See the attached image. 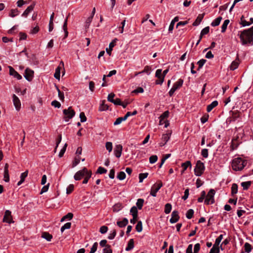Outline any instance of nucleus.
I'll return each instance as SVG.
<instances>
[{
	"label": "nucleus",
	"mask_w": 253,
	"mask_h": 253,
	"mask_svg": "<svg viewBox=\"0 0 253 253\" xmlns=\"http://www.w3.org/2000/svg\"><path fill=\"white\" fill-rule=\"evenodd\" d=\"M71 227V223L67 222L65 223L63 226H62L61 228V232L63 233L64 231L66 229H70Z\"/></svg>",
	"instance_id": "nucleus-39"
},
{
	"label": "nucleus",
	"mask_w": 253,
	"mask_h": 253,
	"mask_svg": "<svg viewBox=\"0 0 253 253\" xmlns=\"http://www.w3.org/2000/svg\"><path fill=\"white\" fill-rule=\"evenodd\" d=\"M126 176V173L124 171H121L119 173H118L117 177L119 180H123L125 179Z\"/></svg>",
	"instance_id": "nucleus-45"
},
{
	"label": "nucleus",
	"mask_w": 253,
	"mask_h": 253,
	"mask_svg": "<svg viewBox=\"0 0 253 253\" xmlns=\"http://www.w3.org/2000/svg\"><path fill=\"white\" fill-rule=\"evenodd\" d=\"M118 41L117 39H114L109 44V47L108 48H106V50L107 53L109 55H111V52L113 49V48L116 45V42Z\"/></svg>",
	"instance_id": "nucleus-15"
},
{
	"label": "nucleus",
	"mask_w": 253,
	"mask_h": 253,
	"mask_svg": "<svg viewBox=\"0 0 253 253\" xmlns=\"http://www.w3.org/2000/svg\"><path fill=\"white\" fill-rule=\"evenodd\" d=\"M97 247L98 243L97 242H95L92 246L89 253H94L97 250Z\"/></svg>",
	"instance_id": "nucleus-57"
},
{
	"label": "nucleus",
	"mask_w": 253,
	"mask_h": 253,
	"mask_svg": "<svg viewBox=\"0 0 253 253\" xmlns=\"http://www.w3.org/2000/svg\"><path fill=\"white\" fill-rule=\"evenodd\" d=\"M205 169L204 164L200 160H198L194 169L195 174L197 176H200L204 173Z\"/></svg>",
	"instance_id": "nucleus-3"
},
{
	"label": "nucleus",
	"mask_w": 253,
	"mask_h": 253,
	"mask_svg": "<svg viewBox=\"0 0 253 253\" xmlns=\"http://www.w3.org/2000/svg\"><path fill=\"white\" fill-rule=\"evenodd\" d=\"M128 219L126 218H124L123 220L117 221V225L119 227L123 228L125 227L128 224Z\"/></svg>",
	"instance_id": "nucleus-17"
},
{
	"label": "nucleus",
	"mask_w": 253,
	"mask_h": 253,
	"mask_svg": "<svg viewBox=\"0 0 253 253\" xmlns=\"http://www.w3.org/2000/svg\"><path fill=\"white\" fill-rule=\"evenodd\" d=\"M87 172V169L86 168H84L82 169L77 171L74 175V178L76 180H81Z\"/></svg>",
	"instance_id": "nucleus-7"
},
{
	"label": "nucleus",
	"mask_w": 253,
	"mask_h": 253,
	"mask_svg": "<svg viewBox=\"0 0 253 253\" xmlns=\"http://www.w3.org/2000/svg\"><path fill=\"white\" fill-rule=\"evenodd\" d=\"M244 248L245 252L247 253L251 252L252 249L251 245L247 242L245 243L244 244Z\"/></svg>",
	"instance_id": "nucleus-41"
},
{
	"label": "nucleus",
	"mask_w": 253,
	"mask_h": 253,
	"mask_svg": "<svg viewBox=\"0 0 253 253\" xmlns=\"http://www.w3.org/2000/svg\"><path fill=\"white\" fill-rule=\"evenodd\" d=\"M135 229L138 232H140L142 230V223L141 221H139L135 227Z\"/></svg>",
	"instance_id": "nucleus-46"
},
{
	"label": "nucleus",
	"mask_w": 253,
	"mask_h": 253,
	"mask_svg": "<svg viewBox=\"0 0 253 253\" xmlns=\"http://www.w3.org/2000/svg\"><path fill=\"white\" fill-rule=\"evenodd\" d=\"M231 117L228 119V121L229 123L231 122H235L237 119H238L240 117V113L238 111H231Z\"/></svg>",
	"instance_id": "nucleus-11"
},
{
	"label": "nucleus",
	"mask_w": 253,
	"mask_h": 253,
	"mask_svg": "<svg viewBox=\"0 0 253 253\" xmlns=\"http://www.w3.org/2000/svg\"><path fill=\"white\" fill-rule=\"evenodd\" d=\"M34 76V71L29 68L25 71L24 77L28 81H31Z\"/></svg>",
	"instance_id": "nucleus-10"
},
{
	"label": "nucleus",
	"mask_w": 253,
	"mask_h": 253,
	"mask_svg": "<svg viewBox=\"0 0 253 253\" xmlns=\"http://www.w3.org/2000/svg\"><path fill=\"white\" fill-rule=\"evenodd\" d=\"M8 68L9 69V75L10 76H13L19 80L22 78V76L16 71H15L13 68L11 66H8Z\"/></svg>",
	"instance_id": "nucleus-13"
},
{
	"label": "nucleus",
	"mask_w": 253,
	"mask_h": 253,
	"mask_svg": "<svg viewBox=\"0 0 253 253\" xmlns=\"http://www.w3.org/2000/svg\"><path fill=\"white\" fill-rule=\"evenodd\" d=\"M12 101L16 110L19 111L21 109V105L20 99L15 94H13Z\"/></svg>",
	"instance_id": "nucleus-9"
},
{
	"label": "nucleus",
	"mask_w": 253,
	"mask_h": 253,
	"mask_svg": "<svg viewBox=\"0 0 253 253\" xmlns=\"http://www.w3.org/2000/svg\"><path fill=\"white\" fill-rule=\"evenodd\" d=\"M179 216L178 215V212L177 211H174L172 212L171 217L169 220L171 223H176L178 221Z\"/></svg>",
	"instance_id": "nucleus-14"
},
{
	"label": "nucleus",
	"mask_w": 253,
	"mask_h": 253,
	"mask_svg": "<svg viewBox=\"0 0 253 253\" xmlns=\"http://www.w3.org/2000/svg\"><path fill=\"white\" fill-rule=\"evenodd\" d=\"M222 18L220 16H219L218 17L216 18L215 19H214L211 23V26L212 27L217 26L219 25Z\"/></svg>",
	"instance_id": "nucleus-29"
},
{
	"label": "nucleus",
	"mask_w": 253,
	"mask_h": 253,
	"mask_svg": "<svg viewBox=\"0 0 253 253\" xmlns=\"http://www.w3.org/2000/svg\"><path fill=\"white\" fill-rule=\"evenodd\" d=\"M158 160V157L156 155H152L149 158V162L151 164H154L157 162Z\"/></svg>",
	"instance_id": "nucleus-54"
},
{
	"label": "nucleus",
	"mask_w": 253,
	"mask_h": 253,
	"mask_svg": "<svg viewBox=\"0 0 253 253\" xmlns=\"http://www.w3.org/2000/svg\"><path fill=\"white\" fill-rule=\"evenodd\" d=\"M178 21V17H175L174 19L171 21L170 25L169 27V32H171L173 29L174 24L176 22Z\"/></svg>",
	"instance_id": "nucleus-25"
},
{
	"label": "nucleus",
	"mask_w": 253,
	"mask_h": 253,
	"mask_svg": "<svg viewBox=\"0 0 253 253\" xmlns=\"http://www.w3.org/2000/svg\"><path fill=\"white\" fill-rule=\"evenodd\" d=\"M200 250V245L199 243H197L194 247V253H198Z\"/></svg>",
	"instance_id": "nucleus-63"
},
{
	"label": "nucleus",
	"mask_w": 253,
	"mask_h": 253,
	"mask_svg": "<svg viewBox=\"0 0 253 253\" xmlns=\"http://www.w3.org/2000/svg\"><path fill=\"white\" fill-rule=\"evenodd\" d=\"M105 147L106 149L109 152H111L112 150V143L111 142H107L106 143Z\"/></svg>",
	"instance_id": "nucleus-58"
},
{
	"label": "nucleus",
	"mask_w": 253,
	"mask_h": 253,
	"mask_svg": "<svg viewBox=\"0 0 253 253\" xmlns=\"http://www.w3.org/2000/svg\"><path fill=\"white\" fill-rule=\"evenodd\" d=\"M144 200L143 199H138L136 202V206L139 210H141L144 203Z\"/></svg>",
	"instance_id": "nucleus-35"
},
{
	"label": "nucleus",
	"mask_w": 253,
	"mask_h": 253,
	"mask_svg": "<svg viewBox=\"0 0 253 253\" xmlns=\"http://www.w3.org/2000/svg\"><path fill=\"white\" fill-rule=\"evenodd\" d=\"M91 175L92 172L87 170V172H86V173H85V175L84 176V178L83 181V183L86 184L88 182L89 179L91 177Z\"/></svg>",
	"instance_id": "nucleus-26"
},
{
	"label": "nucleus",
	"mask_w": 253,
	"mask_h": 253,
	"mask_svg": "<svg viewBox=\"0 0 253 253\" xmlns=\"http://www.w3.org/2000/svg\"><path fill=\"white\" fill-rule=\"evenodd\" d=\"M116 235V230L114 229L113 231H111L110 233L109 234L108 238L110 240L113 239L115 237Z\"/></svg>",
	"instance_id": "nucleus-56"
},
{
	"label": "nucleus",
	"mask_w": 253,
	"mask_h": 253,
	"mask_svg": "<svg viewBox=\"0 0 253 253\" xmlns=\"http://www.w3.org/2000/svg\"><path fill=\"white\" fill-rule=\"evenodd\" d=\"M204 15H205L204 13L202 14H199L198 16V17H197L195 22L193 23V25L194 26H197L198 25H199L200 23H201V22L202 21V20H203Z\"/></svg>",
	"instance_id": "nucleus-19"
},
{
	"label": "nucleus",
	"mask_w": 253,
	"mask_h": 253,
	"mask_svg": "<svg viewBox=\"0 0 253 253\" xmlns=\"http://www.w3.org/2000/svg\"><path fill=\"white\" fill-rule=\"evenodd\" d=\"M201 155L205 158H208L209 156L208 149H203L201 151Z\"/></svg>",
	"instance_id": "nucleus-52"
},
{
	"label": "nucleus",
	"mask_w": 253,
	"mask_h": 253,
	"mask_svg": "<svg viewBox=\"0 0 253 253\" xmlns=\"http://www.w3.org/2000/svg\"><path fill=\"white\" fill-rule=\"evenodd\" d=\"M103 253H112V250L111 249V246L108 245L103 249Z\"/></svg>",
	"instance_id": "nucleus-48"
},
{
	"label": "nucleus",
	"mask_w": 253,
	"mask_h": 253,
	"mask_svg": "<svg viewBox=\"0 0 253 253\" xmlns=\"http://www.w3.org/2000/svg\"><path fill=\"white\" fill-rule=\"evenodd\" d=\"M238 35L243 45L247 44L253 45V26L250 28L241 32V34L240 35L238 34Z\"/></svg>",
	"instance_id": "nucleus-1"
},
{
	"label": "nucleus",
	"mask_w": 253,
	"mask_h": 253,
	"mask_svg": "<svg viewBox=\"0 0 253 253\" xmlns=\"http://www.w3.org/2000/svg\"><path fill=\"white\" fill-rule=\"evenodd\" d=\"M92 19L93 18L90 16L87 18L84 24V27L85 29H88L89 28L90 24L92 22Z\"/></svg>",
	"instance_id": "nucleus-44"
},
{
	"label": "nucleus",
	"mask_w": 253,
	"mask_h": 253,
	"mask_svg": "<svg viewBox=\"0 0 253 253\" xmlns=\"http://www.w3.org/2000/svg\"><path fill=\"white\" fill-rule=\"evenodd\" d=\"M107 171V169H105L104 168H103L102 167H98L96 173L101 174L106 173Z\"/></svg>",
	"instance_id": "nucleus-49"
},
{
	"label": "nucleus",
	"mask_w": 253,
	"mask_h": 253,
	"mask_svg": "<svg viewBox=\"0 0 253 253\" xmlns=\"http://www.w3.org/2000/svg\"><path fill=\"white\" fill-rule=\"evenodd\" d=\"M183 80L181 79H179L178 80L177 82L174 83L172 87L175 89V90H177L179 89L183 85Z\"/></svg>",
	"instance_id": "nucleus-16"
},
{
	"label": "nucleus",
	"mask_w": 253,
	"mask_h": 253,
	"mask_svg": "<svg viewBox=\"0 0 253 253\" xmlns=\"http://www.w3.org/2000/svg\"><path fill=\"white\" fill-rule=\"evenodd\" d=\"M218 105V101L216 100L213 101L210 104L208 105L207 108V111L210 112L213 108L215 107Z\"/></svg>",
	"instance_id": "nucleus-18"
},
{
	"label": "nucleus",
	"mask_w": 253,
	"mask_h": 253,
	"mask_svg": "<svg viewBox=\"0 0 253 253\" xmlns=\"http://www.w3.org/2000/svg\"><path fill=\"white\" fill-rule=\"evenodd\" d=\"M206 61L207 60L205 59H202L198 61L197 64L198 65V68L197 70H200L203 67Z\"/></svg>",
	"instance_id": "nucleus-38"
},
{
	"label": "nucleus",
	"mask_w": 253,
	"mask_h": 253,
	"mask_svg": "<svg viewBox=\"0 0 253 253\" xmlns=\"http://www.w3.org/2000/svg\"><path fill=\"white\" fill-rule=\"evenodd\" d=\"M108 231V227L106 226H102L99 229V231L102 234L106 233Z\"/></svg>",
	"instance_id": "nucleus-64"
},
{
	"label": "nucleus",
	"mask_w": 253,
	"mask_h": 253,
	"mask_svg": "<svg viewBox=\"0 0 253 253\" xmlns=\"http://www.w3.org/2000/svg\"><path fill=\"white\" fill-rule=\"evenodd\" d=\"M210 31V27L209 26L204 28L201 32L200 36L202 37L204 35L207 34Z\"/></svg>",
	"instance_id": "nucleus-47"
},
{
	"label": "nucleus",
	"mask_w": 253,
	"mask_h": 253,
	"mask_svg": "<svg viewBox=\"0 0 253 253\" xmlns=\"http://www.w3.org/2000/svg\"><path fill=\"white\" fill-rule=\"evenodd\" d=\"M215 194V191L213 189H211L208 192L206 199L205 200V203L207 205L212 204L214 202V195Z\"/></svg>",
	"instance_id": "nucleus-5"
},
{
	"label": "nucleus",
	"mask_w": 253,
	"mask_h": 253,
	"mask_svg": "<svg viewBox=\"0 0 253 253\" xmlns=\"http://www.w3.org/2000/svg\"><path fill=\"white\" fill-rule=\"evenodd\" d=\"M42 237L45 239L47 241H50L52 238V236L48 232H43L42 235Z\"/></svg>",
	"instance_id": "nucleus-30"
},
{
	"label": "nucleus",
	"mask_w": 253,
	"mask_h": 253,
	"mask_svg": "<svg viewBox=\"0 0 253 253\" xmlns=\"http://www.w3.org/2000/svg\"><path fill=\"white\" fill-rule=\"evenodd\" d=\"M248 161L242 158L238 157L232 160V167L235 171L242 170L247 165Z\"/></svg>",
	"instance_id": "nucleus-2"
},
{
	"label": "nucleus",
	"mask_w": 253,
	"mask_h": 253,
	"mask_svg": "<svg viewBox=\"0 0 253 253\" xmlns=\"http://www.w3.org/2000/svg\"><path fill=\"white\" fill-rule=\"evenodd\" d=\"M172 209L171 205L169 203H167L165 206V212L166 214H169L170 212Z\"/></svg>",
	"instance_id": "nucleus-34"
},
{
	"label": "nucleus",
	"mask_w": 253,
	"mask_h": 253,
	"mask_svg": "<svg viewBox=\"0 0 253 253\" xmlns=\"http://www.w3.org/2000/svg\"><path fill=\"white\" fill-rule=\"evenodd\" d=\"M148 175V173H141L139 174V182H142L144 179L146 178Z\"/></svg>",
	"instance_id": "nucleus-40"
},
{
	"label": "nucleus",
	"mask_w": 253,
	"mask_h": 253,
	"mask_svg": "<svg viewBox=\"0 0 253 253\" xmlns=\"http://www.w3.org/2000/svg\"><path fill=\"white\" fill-rule=\"evenodd\" d=\"M74 186L73 184L69 185L66 189V193L69 194L72 193L74 190Z\"/></svg>",
	"instance_id": "nucleus-60"
},
{
	"label": "nucleus",
	"mask_w": 253,
	"mask_h": 253,
	"mask_svg": "<svg viewBox=\"0 0 253 253\" xmlns=\"http://www.w3.org/2000/svg\"><path fill=\"white\" fill-rule=\"evenodd\" d=\"M63 113L65 115L64 120L66 122L72 119L75 115V112L72 109L71 107H69L67 109H64Z\"/></svg>",
	"instance_id": "nucleus-4"
},
{
	"label": "nucleus",
	"mask_w": 253,
	"mask_h": 253,
	"mask_svg": "<svg viewBox=\"0 0 253 253\" xmlns=\"http://www.w3.org/2000/svg\"><path fill=\"white\" fill-rule=\"evenodd\" d=\"M60 70L61 67L60 66L57 67L55 69V72L54 74V78L58 80H59L60 78Z\"/></svg>",
	"instance_id": "nucleus-31"
},
{
	"label": "nucleus",
	"mask_w": 253,
	"mask_h": 253,
	"mask_svg": "<svg viewBox=\"0 0 253 253\" xmlns=\"http://www.w3.org/2000/svg\"><path fill=\"white\" fill-rule=\"evenodd\" d=\"M219 247H217L213 245L212 248L211 249L209 253H219Z\"/></svg>",
	"instance_id": "nucleus-53"
},
{
	"label": "nucleus",
	"mask_w": 253,
	"mask_h": 253,
	"mask_svg": "<svg viewBox=\"0 0 253 253\" xmlns=\"http://www.w3.org/2000/svg\"><path fill=\"white\" fill-rule=\"evenodd\" d=\"M251 184H252V182L251 181L242 182L241 183V185L243 187V190H248L249 188V187L251 186Z\"/></svg>",
	"instance_id": "nucleus-27"
},
{
	"label": "nucleus",
	"mask_w": 253,
	"mask_h": 253,
	"mask_svg": "<svg viewBox=\"0 0 253 253\" xmlns=\"http://www.w3.org/2000/svg\"><path fill=\"white\" fill-rule=\"evenodd\" d=\"M206 197V192L202 191L201 194V197L198 199V202L199 203H202L203 202L204 199Z\"/></svg>",
	"instance_id": "nucleus-51"
},
{
	"label": "nucleus",
	"mask_w": 253,
	"mask_h": 253,
	"mask_svg": "<svg viewBox=\"0 0 253 253\" xmlns=\"http://www.w3.org/2000/svg\"><path fill=\"white\" fill-rule=\"evenodd\" d=\"M123 150V146L121 144H118L115 146V148L114 149V153L115 156L119 158L122 155Z\"/></svg>",
	"instance_id": "nucleus-12"
},
{
	"label": "nucleus",
	"mask_w": 253,
	"mask_h": 253,
	"mask_svg": "<svg viewBox=\"0 0 253 253\" xmlns=\"http://www.w3.org/2000/svg\"><path fill=\"white\" fill-rule=\"evenodd\" d=\"M3 222L11 223L14 221L12 219L11 212L9 210H6L4 212V215L3 218Z\"/></svg>",
	"instance_id": "nucleus-8"
},
{
	"label": "nucleus",
	"mask_w": 253,
	"mask_h": 253,
	"mask_svg": "<svg viewBox=\"0 0 253 253\" xmlns=\"http://www.w3.org/2000/svg\"><path fill=\"white\" fill-rule=\"evenodd\" d=\"M51 104L55 108H59L61 107L60 103L56 100L52 101Z\"/></svg>",
	"instance_id": "nucleus-55"
},
{
	"label": "nucleus",
	"mask_w": 253,
	"mask_h": 253,
	"mask_svg": "<svg viewBox=\"0 0 253 253\" xmlns=\"http://www.w3.org/2000/svg\"><path fill=\"white\" fill-rule=\"evenodd\" d=\"M19 11L17 9H12L10 11L9 16L11 17H14L19 14Z\"/></svg>",
	"instance_id": "nucleus-43"
},
{
	"label": "nucleus",
	"mask_w": 253,
	"mask_h": 253,
	"mask_svg": "<svg viewBox=\"0 0 253 253\" xmlns=\"http://www.w3.org/2000/svg\"><path fill=\"white\" fill-rule=\"evenodd\" d=\"M80 118L81 119V122L82 123L85 122L86 121V117L84 112H81L80 113Z\"/></svg>",
	"instance_id": "nucleus-62"
},
{
	"label": "nucleus",
	"mask_w": 253,
	"mask_h": 253,
	"mask_svg": "<svg viewBox=\"0 0 253 253\" xmlns=\"http://www.w3.org/2000/svg\"><path fill=\"white\" fill-rule=\"evenodd\" d=\"M163 183L161 181H159L158 183H155L151 187L150 195L153 197H156L157 193L163 186Z\"/></svg>",
	"instance_id": "nucleus-6"
},
{
	"label": "nucleus",
	"mask_w": 253,
	"mask_h": 253,
	"mask_svg": "<svg viewBox=\"0 0 253 253\" xmlns=\"http://www.w3.org/2000/svg\"><path fill=\"white\" fill-rule=\"evenodd\" d=\"M239 65V59L233 61L230 66V70L234 71L236 69Z\"/></svg>",
	"instance_id": "nucleus-21"
},
{
	"label": "nucleus",
	"mask_w": 253,
	"mask_h": 253,
	"mask_svg": "<svg viewBox=\"0 0 253 253\" xmlns=\"http://www.w3.org/2000/svg\"><path fill=\"white\" fill-rule=\"evenodd\" d=\"M229 22H230V21L229 19H226V20H224V21L221 26V32L222 33H224L225 32V31L227 29V25H228Z\"/></svg>",
	"instance_id": "nucleus-33"
},
{
	"label": "nucleus",
	"mask_w": 253,
	"mask_h": 253,
	"mask_svg": "<svg viewBox=\"0 0 253 253\" xmlns=\"http://www.w3.org/2000/svg\"><path fill=\"white\" fill-rule=\"evenodd\" d=\"M67 20H68V17H67L64 21L63 25V30L64 32L65 35L64 39L66 38L68 36V32L67 30Z\"/></svg>",
	"instance_id": "nucleus-23"
},
{
	"label": "nucleus",
	"mask_w": 253,
	"mask_h": 253,
	"mask_svg": "<svg viewBox=\"0 0 253 253\" xmlns=\"http://www.w3.org/2000/svg\"><path fill=\"white\" fill-rule=\"evenodd\" d=\"M108 109V106L107 105L104 104V103H102L99 108V110L100 111H103L105 110H107Z\"/></svg>",
	"instance_id": "nucleus-61"
},
{
	"label": "nucleus",
	"mask_w": 253,
	"mask_h": 253,
	"mask_svg": "<svg viewBox=\"0 0 253 253\" xmlns=\"http://www.w3.org/2000/svg\"><path fill=\"white\" fill-rule=\"evenodd\" d=\"M130 212L131 215H132V216L134 217V218L136 216H138L137 208L135 206H133L131 208V209L130 210Z\"/></svg>",
	"instance_id": "nucleus-32"
},
{
	"label": "nucleus",
	"mask_w": 253,
	"mask_h": 253,
	"mask_svg": "<svg viewBox=\"0 0 253 253\" xmlns=\"http://www.w3.org/2000/svg\"><path fill=\"white\" fill-rule=\"evenodd\" d=\"M67 144H65L64 145V146L62 148V149L60 150L59 153V157L60 158H61L63 157L64 154L65 153V151H66V147H67Z\"/></svg>",
	"instance_id": "nucleus-59"
},
{
	"label": "nucleus",
	"mask_w": 253,
	"mask_h": 253,
	"mask_svg": "<svg viewBox=\"0 0 253 253\" xmlns=\"http://www.w3.org/2000/svg\"><path fill=\"white\" fill-rule=\"evenodd\" d=\"M238 185L236 183H233L231 186V196H234L238 192Z\"/></svg>",
	"instance_id": "nucleus-28"
},
{
	"label": "nucleus",
	"mask_w": 253,
	"mask_h": 253,
	"mask_svg": "<svg viewBox=\"0 0 253 253\" xmlns=\"http://www.w3.org/2000/svg\"><path fill=\"white\" fill-rule=\"evenodd\" d=\"M170 134V133H168L163 135L162 137V140L164 141V143L163 144H161V146H164L167 143V142L169 140Z\"/></svg>",
	"instance_id": "nucleus-20"
},
{
	"label": "nucleus",
	"mask_w": 253,
	"mask_h": 253,
	"mask_svg": "<svg viewBox=\"0 0 253 253\" xmlns=\"http://www.w3.org/2000/svg\"><path fill=\"white\" fill-rule=\"evenodd\" d=\"M134 248V240L133 239H130L128 243L127 247L126 248V251H129Z\"/></svg>",
	"instance_id": "nucleus-24"
},
{
	"label": "nucleus",
	"mask_w": 253,
	"mask_h": 253,
	"mask_svg": "<svg viewBox=\"0 0 253 253\" xmlns=\"http://www.w3.org/2000/svg\"><path fill=\"white\" fill-rule=\"evenodd\" d=\"M223 239V235H220L216 239L214 244L213 245L217 247H219V245L221 241Z\"/></svg>",
	"instance_id": "nucleus-42"
},
{
	"label": "nucleus",
	"mask_w": 253,
	"mask_h": 253,
	"mask_svg": "<svg viewBox=\"0 0 253 253\" xmlns=\"http://www.w3.org/2000/svg\"><path fill=\"white\" fill-rule=\"evenodd\" d=\"M194 211L193 209H189L186 213V217L188 219H191L193 216Z\"/></svg>",
	"instance_id": "nucleus-37"
},
{
	"label": "nucleus",
	"mask_w": 253,
	"mask_h": 253,
	"mask_svg": "<svg viewBox=\"0 0 253 253\" xmlns=\"http://www.w3.org/2000/svg\"><path fill=\"white\" fill-rule=\"evenodd\" d=\"M155 77L160 79L163 77L162 69H157L156 71Z\"/></svg>",
	"instance_id": "nucleus-50"
},
{
	"label": "nucleus",
	"mask_w": 253,
	"mask_h": 253,
	"mask_svg": "<svg viewBox=\"0 0 253 253\" xmlns=\"http://www.w3.org/2000/svg\"><path fill=\"white\" fill-rule=\"evenodd\" d=\"M34 7V5L31 4L24 11L22 16L24 17H27L29 13L31 12Z\"/></svg>",
	"instance_id": "nucleus-22"
},
{
	"label": "nucleus",
	"mask_w": 253,
	"mask_h": 253,
	"mask_svg": "<svg viewBox=\"0 0 253 253\" xmlns=\"http://www.w3.org/2000/svg\"><path fill=\"white\" fill-rule=\"evenodd\" d=\"M181 167L184 169V170H185L189 167L190 168H191L192 165L190 161H187L186 162L182 163L181 164Z\"/></svg>",
	"instance_id": "nucleus-36"
}]
</instances>
